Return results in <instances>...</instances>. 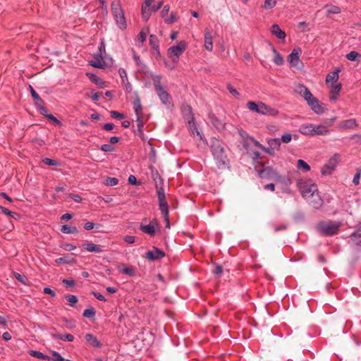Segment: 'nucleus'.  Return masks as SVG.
Returning <instances> with one entry per match:
<instances>
[{
	"instance_id": "b1692460",
	"label": "nucleus",
	"mask_w": 361,
	"mask_h": 361,
	"mask_svg": "<svg viewBox=\"0 0 361 361\" xmlns=\"http://www.w3.org/2000/svg\"><path fill=\"white\" fill-rule=\"evenodd\" d=\"M51 336L54 338H58L61 341H67L68 342H73L74 341V336L72 334H56V333H51Z\"/></svg>"
},
{
	"instance_id": "9d476101",
	"label": "nucleus",
	"mask_w": 361,
	"mask_h": 361,
	"mask_svg": "<svg viewBox=\"0 0 361 361\" xmlns=\"http://www.w3.org/2000/svg\"><path fill=\"white\" fill-rule=\"evenodd\" d=\"M349 238L348 243L357 250H361V230L356 228V230L350 235Z\"/></svg>"
},
{
	"instance_id": "37998d69",
	"label": "nucleus",
	"mask_w": 361,
	"mask_h": 361,
	"mask_svg": "<svg viewBox=\"0 0 361 361\" xmlns=\"http://www.w3.org/2000/svg\"><path fill=\"white\" fill-rule=\"evenodd\" d=\"M361 55L355 51H351L346 55V59L350 61H355L357 58H360Z\"/></svg>"
},
{
	"instance_id": "a18cd8bd",
	"label": "nucleus",
	"mask_w": 361,
	"mask_h": 361,
	"mask_svg": "<svg viewBox=\"0 0 361 361\" xmlns=\"http://www.w3.org/2000/svg\"><path fill=\"white\" fill-rule=\"evenodd\" d=\"M118 183V180L116 178L107 177L105 180V184L108 186H114Z\"/></svg>"
},
{
	"instance_id": "603ef678",
	"label": "nucleus",
	"mask_w": 361,
	"mask_h": 361,
	"mask_svg": "<svg viewBox=\"0 0 361 361\" xmlns=\"http://www.w3.org/2000/svg\"><path fill=\"white\" fill-rule=\"evenodd\" d=\"M276 4V0H265L264 3V9H270L274 7Z\"/></svg>"
},
{
	"instance_id": "20e7f679",
	"label": "nucleus",
	"mask_w": 361,
	"mask_h": 361,
	"mask_svg": "<svg viewBox=\"0 0 361 361\" xmlns=\"http://www.w3.org/2000/svg\"><path fill=\"white\" fill-rule=\"evenodd\" d=\"M111 10L117 25L121 30H125L127 24L121 1L119 0L113 1L111 4Z\"/></svg>"
},
{
	"instance_id": "09e8293b",
	"label": "nucleus",
	"mask_w": 361,
	"mask_h": 361,
	"mask_svg": "<svg viewBox=\"0 0 361 361\" xmlns=\"http://www.w3.org/2000/svg\"><path fill=\"white\" fill-rule=\"evenodd\" d=\"M256 145L259 146L264 152L269 154V155L274 156L275 150L272 149L269 146V147H263L258 142H256Z\"/></svg>"
},
{
	"instance_id": "f03ea898",
	"label": "nucleus",
	"mask_w": 361,
	"mask_h": 361,
	"mask_svg": "<svg viewBox=\"0 0 361 361\" xmlns=\"http://www.w3.org/2000/svg\"><path fill=\"white\" fill-rule=\"evenodd\" d=\"M262 169L258 171V174L261 178L284 183L286 185H289L291 183L290 178L281 176L271 166H266L265 163H262Z\"/></svg>"
},
{
	"instance_id": "e433bc0d",
	"label": "nucleus",
	"mask_w": 361,
	"mask_h": 361,
	"mask_svg": "<svg viewBox=\"0 0 361 361\" xmlns=\"http://www.w3.org/2000/svg\"><path fill=\"white\" fill-rule=\"evenodd\" d=\"M272 51L275 55L274 62L278 66L282 65L284 61L282 56L277 51V50L274 47L272 48Z\"/></svg>"
},
{
	"instance_id": "f8f14e48",
	"label": "nucleus",
	"mask_w": 361,
	"mask_h": 361,
	"mask_svg": "<svg viewBox=\"0 0 361 361\" xmlns=\"http://www.w3.org/2000/svg\"><path fill=\"white\" fill-rule=\"evenodd\" d=\"M247 106L250 111L257 112L260 114H264V110H266V104L262 102H255L250 101L247 103Z\"/></svg>"
},
{
	"instance_id": "680f3d73",
	"label": "nucleus",
	"mask_w": 361,
	"mask_h": 361,
	"mask_svg": "<svg viewBox=\"0 0 361 361\" xmlns=\"http://www.w3.org/2000/svg\"><path fill=\"white\" fill-rule=\"evenodd\" d=\"M147 32L143 30L140 31L137 36V39L141 43H143L146 40Z\"/></svg>"
},
{
	"instance_id": "338daca9",
	"label": "nucleus",
	"mask_w": 361,
	"mask_h": 361,
	"mask_svg": "<svg viewBox=\"0 0 361 361\" xmlns=\"http://www.w3.org/2000/svg\"><path fill=\"white\" fill-rule=\"evenodd\" d=\"M227 89L229 92L234 97H238L239 95L238 92L229 83L227 84Z\"/></svg>"
},
{
	"instance_id": "1a4fd4ad",
	"label": "nucleus",
	"mask_w": 361,
	"mask_h": 361,
	"mask_svg": "<svg viewBox=\"0 0 361 361\" xmlns=\"http://www.w3.org/2000/svg\"><path fill=\"white\" fill-rule=\"evenodd\" d=\"M166 255L165 252L159 249L158 247L153 246L152 250H149L145 253V257L149 261L154 262L160 260Z\"/></svg>"
},
{
	"instance_id": "7ed1b4c3",
	"label": "nucleus",
	"mask_w": 361,
	"mask_h": 361,
	"mask_svg": "<svg viewBox=\"0 0 361 361\" xmlns=\"http://www.w3.org/2000/svg\"><path fill=\"white\" fill-rule=\"evenodd\" d=\"M341 226L340 221H321L317 225V231L324 236H332L336 235Z\"/></svg>"
},
{
	"instance_id": "c9c22d12",
	"label": "nucleus",
	"mask_w": 361,
	"mask_h": 361,
	"mask_svg": "<svg viewBox=\"0 0 361 361\" xmlns=\"http://www.w3.org/2000/svg\"><path fill=\"white\" fill-rule=\"evenodd\" d=\"M87 75L91 82L98 85L99 87H103L102 85H104V82L100 78L94 74L87 73Z\"/></svg>"
},
{
	"instance_id": "a878e982",
	"label": "nucleus",
	"mask_w": 361,
	"mask_h": 361,
	"mask_svg": "<svg viewBox=\"0 0 361 361\" xmlns=\"http://www.w3.org/2000/svg\"><path fill=\"white\" fill-rule=\"evenodd\" d=\"M204 47L208 51H212L213 49L212 35L209 31L204 34Z\"/></svg>"
},
{
	"instance_id": "052dcab7",
	"label": "nucleus",
	"mask_w": 361,
	"mask_h": 361,
	"mask_svg": "<svg viewBox=\"0 0 361 361\" xmlns=\"http://www.w3.org/2000/svg\"><path fill=\"white\" fill-rule=\"evenodd\" d=\"M110 114L111 116L114 118L123 119L125 118V116L123 114L116 111H111Z\"/></svg>"
},
{
	"instance_id": "e2e57ef3",
	"label": "nucleus",
	"mask_w": 361,
	"mask_h": 361,
	"mask_svg": "<svg viewBox=\"0 0 361 361\" xmlns=\"http://www.w3.org/2000/svg\"><path fill=\"white\" fill-rule=\"evenodd\" d=\"M280 140L284 143H289L292 140V135L290 133H285Z\"/></svg>"
},
{
	"instance_id": "f3484780",
	"label": "nucleus",
	"mask_w": 361,
	"mask_h": 361,
	"mask_svg": "<svg viewBox=\"0 0 361 361\" xmlns=\"http://www.w3.org/2000/svg\"><path fill=\"white\" fill-rule=\"evenodd\" d=\"M209 119L214 127L218 130H222L225 128V123L219 119L212 111L209 113Z\"/></svg>"
},
{
	"instance_id": "dca6fc26",
	"label": "nucleus",
	"mask_w": 361,
	"mask_h": 361,
	"mask_svg": "<svg viewBox=\"0 0 361 361\" xmlns=\"http://www.w3.org/2000/svg\"><path fill=\"white\" fill-rule=\"evenodd\" d=\"M302 51L300 48L294 49L293 51L289 54L288 61L292 66H298L300 61V55Z\"/></svg>"
},
{
	"instance_id": "6e6d98bb",
	"label": "nucleus",
	"mask_w": 361,
	"mask_h": 361,
	"mask_svg": "<svg viewBox=\"0 0 361 361\" xmlns=\"http://www.w3.org/2000/svg\"><path fill=\"white\" fill-rule=\"evenodd\" d=\"M136 117H137V130L140 133H142V128L144 126L142 116L138 115V116H136Z\"/></svg>"
},
{
	"instance_id": "cd10ccee",
	"label": "nucleus",
	"mask_w": 361,
	"mask_h": 361,
	"mask_svg": "<svg viewBox=\"0 0 361 361\" xmlns=\"http://www.w3.org/2000/svg\"><path fill=\"white\" fill-rule=\"evenodd\" d=\"M74 254L71 253V255H68L66 256L57 258L55 262L58 264H71L75 262V258L73 257Z\"/></svg>"
},
{
	"instance_id": "c85d7f7f",
	"label": "nucleus",
	"mask_w": 361,
	"mask_h": 361,
	"mask_svg": "<svg viewBox=\"0 0 361 361\" xmlns=\"http://www.w3.org/2000/svg\"><path fill=\"white\" fill-rule=\"evenodd\" d=\"M29 90L30 91L31 95L34 99V102L36 105H42V104H44L43 99L39 96V94L36 92L32 85H29Z\"/></svg>"
},
{
	"instance_id": "69168bd1",
	"label": "nucleus",
	"mask_w": 361,
	"mask_h": 361,
	"mask_svg": "<svg viewBox=\"0 0 361 361\" xmlns=\"http://www.w3.org/2000/svg\"><path fill=\"white\" fill-rule=\"evenodd\" d=\"M177 18L173 13H171L169 16V17L164 19L165 23L167 24H171L173 23L175 21H176Z\"/></svg>"
},
{
	"instance_id": "ddd939ff",
	"label": "nucleus",
	"mask_w": 361,
	"mask_h": 361,
	"mask_svg": "<svg viewBox=\"0 0 361 361\" xmlns=\"http://www.w3.org/2000/svg\"><path fill=\"white\" fill-rule=\"evenodd\" d=\"M308 105L311 107L312 110L314 111L317 114H321L324 113V104L321 103L318 99L316 97H313L312 99L307 102Z\"/></svg>"
},
{
	"instance_id": "de8ad7c7",
	"label": "nucleus",
	"mask_w": 361,
	"mask_h": 361,
	"mask_svg": "<svg viewBox=\"0 0 361 361\" xmlns=\"http://www.w3.org/2000/svg\"><path fill=\"white\" fill-rule=\"evenodd\" d=\"M15 278L24 285H27L28 279L25 276L21 275L18 273H15Z\"/></svg>"
},
{
	"instance_id": "58836bf2",
	"label": "nucleus",
	"mask_w": 361,
	"mask_h": 361,
	"mask_svg": "<svg viewBox=\"0 0 361 361\" xmlns=\"http://www.w3.org/2000/svg\"><path fill=\"white\" fill-rule=\"evenodd\" d=\"M152 82H153V85H154L155 91L163 88V87L161 85V75H154V76H152Z\"/></svg>"
},
{
	"instance_id": "aec40b11",
	"label": "nucleus",
	"mask_w": 361,
	"mask_h": 361,
	"mask_svg": "<svg viewBox=\"0 0 361 361\" xmlns=\"http://www.w3.org/2000/svg\"><path fill=\"white\" fill-rule=\"evenodd\" d=\"M342 85L341 83L337 84H331V90H330V101H334L337 99V97L339 95V93L341 90Z\"/></svg>"
},
{
	"instance_id": "f704fd0d",
	"label": "nucleus",
	"mask_w": 361,
	"mask_h": 361,
	"mask_svg": "<svg viewBox=\"0 0 361 361\" xmlns=\"http://www.w3.org/2000/svg\"><path fill=\"white\" fill-rule=\"evenodd\" d=\"M269 146L274 150L279 151L281 147V140L279 138H273L268 140Z\"/></svg>"
},
{
	"instance_id": "0eeeda50",
	"label": "nucleus",
	"mask_w": 361,
	"mask_h": 361,
	"mask_svg": "<svg viewBox=\"0 0 361 361\" xmlns=\"http://www.w3.org/2000/svg\"><path fill=\"white\" fill-rule=\"evenodd\" d=\"M187 44L184 41H180L176 46H172L168 49V55L173 62H177L179 57L185 51Z\"/></svg>"
},
{
	"instance_id": "79ce46f5",
	"label": "nucleus",
	"mask_w": 361,
	"mask_h": 361,
	"mask_svg": "<svg viewBox=\"0 0 361 361\" xmlns=\"http://www.w3.org/2000/svg\"><path fill=\"white\" fill-rule=\"evenodd\" d=\"M95 314H96V311H95L94 308L91 307L89 309L85 310L82 315L84 317L91 319V318L94 317Z\"/></svg>"
},
{
	"instance_id": "bb28decb",
	"label": "nucleus",
	"mask_w": 361,
	"mask_h": 361,
	"mask_svg": "<svg viewBox=\"0 0 361 361\" xmlns=\"http://www.w3.org/2000/svg\"><path fill=\"white\" fill-rule=\"evenodd\" d=\"M324 8L326 9V16H329L331 14H338L341 12V8L335 5H326Z\"/></svg>"
},
{
	"instance_id": "9b49d317",
	"label": "nucleus",
	"mask_w": 361,
	"mask_h": 361,
	"mask_svg": "<svg viewBox=\"0 0 361 361\" xmlns=\"http://www.w3.org/2000/svg\"><path fill=\"white\" fill-rule=\"evenodd\" d=\"M159 228V223L156 219H153L150 221L149 224L144 225L142 223L140 226V229L145 233H147L151 236H154L155 234V230Z\"/></svg>"
},
{
	"instance_id": "49530a36",
	"label": "nucleus",
	"mask_w": 361,
	"mask_h": 361,
	"mask_svg": "<svg viewBox=\"0 0 361 361\" xmlns=\"http://www.w3.org/2000/svg\"><path fill=\"white\" fill-rule=\"evenodd\" d=\"M122 272L125 274L130 276H133L135 274V270L132 267L124 266Z\"/></svg>"
},
{
	"instance_id": "5fc2aeb1",
	"label": "nucleus",
	"mask_w": 361,
	"mask_h": 361,
	"mask_svg": "<svg viewBox=\"0 0 361 361\" xmlns=\"http://www.w3.org/2000/svg\"><path fill=\"white\" fill-rule=\"evenodd\" d=\"M223 272V268L221 265L219 264H214V268L212 271V273L217 276L218 277H220L221 274H222Z\"/></svg>"
},
{
	"instance_id": "5701e85b",
	"label": "nucleus",
	"mask_w": 361,
	"mask_h": 361,
	"mask_svg": "<svg viewBox=\"0 0 361 361\" xmlns=\"http://www.w3.org/2000/svg\"><path fill=\"white\" fill-rule=\"evenodd\" d=\"M314 124L302 125L299 128V132L305 135H314Z\"/></svg>"
},
{
	"instance_id": "72a5a7b5",
	"label": "nucleus",
	"mask_w": 361,
	"mask_h": 361,
	"mask_svg": "<svg viewBox=\"0 0 361 361\" xmlns=\"http://www.w3.org/2000/svg\"><path fill=\"white\" fill-rule=\"evenodd\" d=\"M133 104V109H134L136 116L142 115V108L140 99L139 98V97H137L134 99Z\"/></svg>"
},
{
	"instance_id": "6e6552de",
	"label": "nucleus",
	"mask_w": 361,
	"mask_h": 361,
	"mask_svg": "<svg viewBox=\"0 0 361 361\" xmlns=\"http://www.w3.org/2000/svg\"><path fill=\"white\" fill-rule=\"evenodd\" d=\"M340 160V154L336 153L331 157L328 162L322 167V173L323 175H329L336 169L338 161Z\"/></svg>"
},
{
	"instance_id": "13d9d810",
	"label": "nucleus",
	"mask_w": 361,
	"mask_h": 361,
	"mask_svg": "<svg viewBox=\"0 0 361 361\" xmlns=\"http://www.w3.org/2000/svg\"><path fill=\"white\" fill-rule=\"evenodd\" d=\"M102 58L101 59H97L95 61H92L90 63V65L94 68H104V63L102 61Z\"/></svg>"
},
{
	"instance_id": "8fccbe9b",
	"label": "nucleus",
	"mask_w": 361,
	"mask_h": 361,
	"mask_svg": "<svg viewBox=\"0 0 361 361\" xmlns=\"http://www.w3.org/2000/svg\"><path fill=\"white\" fill-rule=\"evenodd\" d=\"M52 357L50 361H64V358L56 351H51Z\"/></svg>"
},
{
	"instance_id": "4d7b16f0",
	"label": "nucleus",
	"mask_w": 361,
	"mask_h": 361,
	"mask_svg": "<svg viewBox=\"0 0 361 361\" xmlns=\"http://www.w3.org/2000/svg\"><path fill=\"white\" fill-rule=\"evenodd\" d=\"M0 212L13 218L17 215L16 212H11L2 206H0Z\"/></svg>"
},
{
	"instance_id": "bf43d9fd",
	"label": "nucleus",
	"mask_w": 361,
	"mask_h": 361,
	"mask_svg": "<svg viewBox=\"0 0 361 361\" xmlns=\"http://www.w3.org/2000/svg\"><path fill=\"white\" fill-rule=\"evenodd\" d=\"M42 161L44 162V164L48 165V166H57L58 165V162L55 159H50V158H44Z\"/></svg>"
},
{
	"instance_id": "774afa93",
	"label": "nucleus",
	"mask_w": 361,
	"mask_h": 361,
	"mask_svg": "<svg viewBox=\"0 0 361 361\" xmlns=\"http://www.w3.org/2000/svg\"><path fill=\"white\" fill-rule=\"evenodd\" d=\"M62 283L66 286V287H73L75 284V281L73 279H63L62 281Z\"/></svg>"
},
{
	"instance_id": "7c9ffc66",
	"label": "nucleus",
	"mask_w": 361,
	"mask_h": 361,
	"mask_svg": "<svg viewBox=\"0 0 361 361\" xmlns=\"http://www.w3.org/2000/svg\"><path fill=\"white\" fill-rule=\"evenodd\" d=\"M61 231L66 234H75L78 233V229L76 226H71L65 224L61 226Z\"/></svg>"
},
{
	"instance_id": "393cba45",
	"label": "nucleus",
	"mask_w": 361,
	"mask_h": 361,
	"mask_svg": "<svg viewBox=\"0 0 361 361\" xmlns=\"http://www.w3.org/2000/svg\"><path fill=\"white\" fill-rule=\"evenodd\" d=\"M339 126L344 129H353L357 126L355 119H348L340 123Z\"/></svg>"
},
{
	"instance_id": "39448f33",
	"label": "nucleus",
	"mask_w": 361,
	"mask_h": 361,
	"mask_svg": "<svg viewBox=\"0 0 361 361\" xmlns=\"http://www.w3.org/2000/svg\"><path fill=\"white\" fill-rule=\"evenodd\" d=\"M297 187L305 199H308L318 190L317 186L311 180L300 179L297 182Z\"/></svg>"
},
{
	"instance_id": "a19ab883",
	"label": "nucleus",
	"mask_w": 361,
	"mask_h": 361,
	"mask_svg": "<svg viewBox=\"0 0 361 361\" xmlns=\"http://www.w3.org/2000/svg\"><path fill=\"white\" fill-rule=\"evenodd\" d=\"M266 110H264V115H269L271 116H276L279 114L278 109L275 108H272L268 105L266 104Z\"/></svg>"
},
{
	"instance_id": "c03bdc74",
	"label": "nucleus",
	"mask_w": 361,
	"mask_h": 361,
	"mask_svg": "<svg viewBox=\"0 0 361 361\" xmlns=\"http://www.w3.org/2000/svg\"><path fill=\"white\" fill-rule=\"evenodd\" d=\"M298 166L299 169H303L305 171H310V166L302 159L298 160Z\"/></svg>"
},
{
	"instance_id": "423d86ee",
	"label": "nucleus",
	"mask_w": 361,
	"mask_h": 361,
	"mask_svg": "<svg viewBox=\"0 0 361 361\" xmlns=\"http://www.w3.org/2000/svg\"><path fill=\"white\" fill-rule=\"evenodd\" d=\"M157 194L159 200V209L164 216L166 217L169 215V204L166 199V195L164 189L161 186H159V184L156 183Z\"/></svg>"
},
{
	"instance_id": "4c0bfd02",
	"label": "nucleus",
	"mask_w": 361,
	"mask_h": 361,
	"mask_svg": "<svg viewBox=\"0 0 361 361\" xmlns=\"http://www.w3.org/2000/svg\"><path fill=\"white\" fill-rule=\"evenodd\" d=\"M149 44L151 45V47L155 49V50H159V40H158V38L155 35H149Z\"/></svg>"
},
{
	"instance_id": "3c124183",
	"label": "nucleus",
	"mask_w": 361,
	"mask_h": 361,
	"mask_svg": "<svg viewBox=\"0 0 361 361\" xmlns=\"http://www.w3.org/2000/svg\"><path fill=\"white\" fill-rule=\"evenodd\" d=\"M65 298L71 306H73L78 302V298L74 295H67Z\"/></svg>"
},
{
	"instance_id": "0e129e2a",
	"label": "nucleus",
	"mask_w": 361,
	"mask_h": 361,
	"mask_svg": "<svg viewBox=\"0 0 361 361\" xmlns=\"http://www.w3.org/2000/svg\"><path fill=\"white\" fill-rule=\"evenodd\" d=\"M44 104H42V105H36V106L39 110V112L42 115L44 116L47 118V115H49L47 109L44 106Z\"/></svg>"
},
{
	"instance_id": "473e14b6",
	"label": "nucleus",
	"mask_w": 361,
	"mask_h": 361,
	"mask_svg": "<svg viewBox=\"0 0 361 361\" xmlns=\"http://www.w3.org/2000/svg\"><path fill=\"white\" fill-rule=\"evenodd\" d=\"M29 354L31 356L38 358V359L44 360H51V357H49L47 355H44L42 353L37 351V350H31L29 351Z\"/></svg>"
},
{
	"instance_id": "6ab92c4d",
	"label": "nucleus",
	"mask_w": 361,
	"mask_h": 361,
	"mask_svg": "<svg viewBox=\"0 0 361 361\" xmlns=\"http://www.w3.org/2000/svg\"><path fill=\"white\" fill-rule=\"evenodd\" d=\"M82 247L88 252L100 253L103 252V246L101 245H96L93 243L88 242L82 245Z\"/></svg>"
},
{
	"instance_id": "c756f323",
	"label": "nucleus",
	"mask_w": 361,
	"mask_h": 361,
	"mask_svg": "<svg viewBox=\"0 0 361 361\" xmlns=\"http://www.w3.org/2000/svg\"><path fill=\"white\" fill-rule=\"evenodd\" d=\"M340 71H341L340 69H337V70L330 73L329 74H328L326 78V83L332 82V84H334V82H337L338 80V78H339L338 73Z\"/></svg>"
},
{
	"instance_id": "4468645a",
	"label": "nucleus",
	"mask_w": 361,
	"mask_h": 361,
	"mask_svg": "<svg viewBox=\"0 0 361 361\" xmlns=\"http://www.w3.org/2000/svg\"><path fill=\"white\" fill-rule=\"evenodd\" d=\"M306 200L315 209H319L323 204V200L319 196L318 190Z\"/></svg>"
},
{
	"instance_id": "2eb2a0df",
	"label": "nucleus",
	"mask_w": 361,
	"mask_h": 361,
	"mask_svg": "<svg viewBox=\"0 0 361 361\" xmlns=\"http://www.w3.org/2000/svg\"><path fill=\"white\" fill-rule=\"evenodd\" d=\"M296 92L299 93L306 100V102H309V100L312 99L314 97L309 89L301 84H298L296 88Z\"/></svg>"
},
{
	"instance_id": "4be33fe9",
	"label": "nucleus",
	"mask_w": 361,
	"mask_h": 361,
	"mask_svg": "<svg viewBox=\"0 0 361 361\" xmlns=\"http://www.w3.org/2000/svg\"><path fill=\"white\" fill-rule=\"evenodd\" d=\"M85 338V341L92 347L100 348L102 345L97 338L92 334H87Z\"/></svg>"
},
{
	"instance_id": "ea45409f",
	"label": "nucleus",
	"mask_w": 361,
	"mask_h": 361,
	"mask_svg": "<svg viewBox=\"0 0 361 361\" xmlns=\"http://www.w3.org/2000/svg\"><path fill=\"white\" fill-rule=\"evenodd\" d=\"M149 7L142 5V18L144 21L147 22L150 17Z\"/></svg>"
},
{
	"instance_id": "412c9836",
	"label": "nucleus",
	"mask_w": 361,
	"mask_h": 361,
	"mask_svg": "<svg viewBox=\"0 0 361 361\" xmlns=\"http://www.w3.org/2000/svg\"><path fill=\"white\" fill-rule=\"evenodd\" d=\"M271 32L273 35L281 39H285L286 36V32L280 28L278 24H274L271 26Z\"/></svg>"
},
{
	"instance_id": "864d4df0",
	"label": "nucleus",
	"mask_w": 361,
	"mask_h": 361,
	"mask_svg": "<svg viewBox=\"0 0 361 361\" xmlns=\"http://www.w3.org/2000/svg\"><path fill=\"white\" fill-rule=\"evenodd\" d=\"M100 149L104 152H111L115 150V147L111 144H104L101 146Z\"/></svg>"
},
{
	"instance_id": "f257e3e1",
	"label": "nucleus",
	"mask_w": 361,
	"mask_h": 361,
	"mask_svg": "<svg viewBox=\"0 0 361 361\" xmlns=\"http://www.w3.org/2000/svg\"><path fill=\"white\" fill-rule=\"evenodd\" d=\"M210 148L217 166L219 169L225 167L228 163V159L222 143L219 140L212 138Z\"/></svg>"
},
{
	"instance_id": "a211bd4d",
	"label": "nucleus",
	"mask_w": 361,
	"mask_h": 361,
	"mask_svg": "<svg viewBox=\"0 0 361 361\" xmlns=\"http://www.w3.org/2000/svg\"><path fill=\"white\" fill-rule=\"evenodd\" d=\"M156 92L164 104L166 105L171 104L172 100L171 97L169 92L164 89V87L157 90Z\"/></svg>"
},
{
	"instance_id": "2f4dec72",
	"label": "nucleus",
	"mask_w": 361,
	"mask_h": 361,
	"mask_svg": "<svg viewBox=\"0 0 361 361\" xmlns=\"http://www.w3.org/2000/svg\"><path fill=\"white\" fill-rule=\"evenodd\" d=\"M314 135H326L329 133V129L322 125L315 126L314 125Z\"/></svg>"
}]
</instances>
